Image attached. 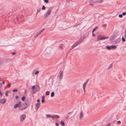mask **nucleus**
Segmentation results:
<instances>
[{
    "instance_id": "33",
    "label": "nucleus",
    "mask_w": 126,
    "mask_h": 126,
    "mask_svg": "<svg viewBox=\"0 0 126 126\" xmlns=\"http://www.w3.org/2000/svg\"><path fill=\"white\" fill-rule=\"evenodd\" d=\"M17 89H15L13 91V92H17Z\"/></svg>"
},
{
    "instance_id": "37",
    "label": "nucleus",
    "mask_w": 126,
    "mask_h": 126,
    "mask_svg": "<svg viewBox=\"0 0 126 126\" xmlns=\"http://www.w3.org/2000/svg\"><path fill=\"white\" fill-rule=\"evenodd\" d=\"M92 35L93 36H95V34L94 33V32L92 31Z\"/></svg>"
},
{
    "instance_id": "23",
    "label": "nucleus",
    "mask_w": 126,
    "mask_h": 126,
    "mask_svg": "<svg viewBox=\"0 0 126 126\" xmlns=\"http://www.w3.org/2000/svg\"><path fill=\"white\" fill-rule=\"evenodd\" d=\"M49 94V91H47L46 93V95H48Z\"/></svg>"
},
{
    "instance_id": "19",
    "label": "nucleus",
    "mask_w": 126,
    "mask_h": 126,
    "mask_svg": "<svg viewBox=\"0 0 126 126\" xmlns=\"http://www.w3.org/2000/svg\"><path fill=\"white\" fill-rule=\"evenodd\" d=\"M54 95V92H52L51 94V97H52Z\"/></svg>"
},
{
    "instance_id": "44",
    "label": "nucleus",
    "mask_w": 126,
    "mask_h": 126,
    "mask_svg": "<svg viewBox=\"0 0 126 126\" xmlns=\"http://www.w3.org/2000/svg\"><path fill=\"white\" fill-rule=\"evenodd\" d=\"M45 98V96H43L42 97V99H44V98Z\"/></svg>"
},
{
    "instance_id": "14",
    "label": "nucleus",
    "mask_w": 126,
    "mask_h": 126,
    "mask_svg": "<svg viewBox=\"0 0 126 126\" xmlns=\"http://www.w3.org/2000/svg\"><path fill=\"white\" fill-rule=\"evenodd\" d=\"M103 2V1L102 0H100L97 1H95V2H94L95 3H101L102 2Z\"/></svg>"
},
{
    "instance_id": "35",
    "label": "nucleus",
    "mask_w": 126,
    "mask_h": 126,
    "mask_svg": "<svg viewBox=\"0 0 126 126\" xmlns=\"http://www.w3.org/2000/svg\"><path fill=\"white\" fill-rule=\"evenodd\" d=\"M5 95L6 96H8V92L7 91H6L5 93Z\"/></svg>"
},
{
    "instance_id": "30",
    "label": "nucleus",
    "mask_w": 126,
    "mask_h": 126,
    "mask_svg": "<svg viewBox=\"0 0 126 126\" xmlns=\"http://www.w3.org/2000/svg\"><path fill=\"white\" fill-rule=\"evenodd\" d=\"M21 102L20 101H19L18 103L17 104H18V105L19 106V107L21 105Z\"/></svg>"
},
{
    "instance_id": "36",
    "label": "nucleus",
    "mask_w": 126,
    "mask_h": 126,
    "mask_svg": "<svg viewBox=\"0 0 126 126\" xmlns=\"http://www.w3.org/2000/svg\"><path fill=\"white\" fill-rule=\"evenodd\" d=\"M59 48L61 49H62L63 48L61 46L59 47Z\"/></svg>"
},
{
    "instance_id": "6",
    "label": "nucleus",
    "mask_w": 126,
    "mask_h": 126,
    "mask_svg": "<svg viewBox=\"0 0 126 126\" xmlns=\"http://www.w3.org/2000/svg\"><path fill=\"white\" fill-rule=\"evenodd\" d=\"M40 105V103H36L35 105V109L37 110L39 107Z\"/></svg>"
},
{
    "instance_id": "31",
    "label": "nucleus",
    "mask_w": 126,
    "mask_h": 126,
    "mask_svg": "<svg viewBox=\"0 0 126 126\" xmlns=\"http://www.w3.org/2000/svg\"><path fill=\"white\" fill-rule=\"evenodd\" d=\"M122 15H122L120 14L119 15V16L120 18H122V16H123Z\"/></svg>"
},
{
    "instance_id": "10",
    "label": "nucleus",
    "mask_w": 126,
    "mask_h": 126,
    "mask_svg": "<svg viewBox=\"0 0 126 126\" xmlns=\"http://www.w3.org/2000/svg\"><path fill=\"white\" fill-rule=\"evenodd\" d=\"M46 116L47 117H48L49 118H51L53 119V116L52 115H51L47 114L46 115Z\"/></svg>"
},
{
    "instance_id": "53",
    "label": "nucleus",
    "mask_w": 126,
    "mask_h": 126,
    "mask_svg": "<svg viewBox=\"0 0 126 126\" xmlns=\"http://www.w3.org/2000/svg\"><path fill=\"white\" fill-rule=\"evenodd\" d=\"M1 77H0V81H1Z\"/></svg>"
},
{
    "instance_id": "48",
    "label": "nucleus",
    "mask_w": 126,
    "mask_h": 126,
    "mask_svg": "<svg viewBox=\"0 0 126 126\" xmlns=\"http://www.w3.org/2000/svg\"><path fill=\"white\" fill-rule=\"evenodd\" d=\"M73 48H72V47H71L70 48V50H71Z\"/></svg>"
},
{
    "instance_id": "54",
    "label": "nucleus",
    "mask_w": 126,
    "mask_h": 126,
    "mask_svg": "<svg viewBox=\"0 0 126 126\" xmlns=\"http://www.w3.org/2000/svg\"><path fill=\"white\" fill-rule=\"evenodd\" d=\"M70 113H71L70 112H69L68 113V114H70Z\"/></svg>"
},
{
    "instance_id": "26",
    "label": "nucleus",
    "mask_w": 126,
    "mask_h": 126,
    "mask_svg": "<svg viewBox=\"0 0 126 126\" xmlns=\"http://www.w3.org/2000/svg\"><path fill=\"white\" fill-rule=\"evenodd\" d=\"M25 97L24 96L23 97L21 98V100L23 101H24L25 100Z\"/></svg>"
},
{
    "instance_id": "8",
    "label": "nucleus",
    "mask_w": 126,
    "mask_h": 126,
    "mask_svg": "<svg viewBox=\"0 0 126 126\" xmlns=\"http://www.w3.org/2000/svg\"><path fill=\"white\" fill-rule=\"evenodd\" d=\"M6 101V100L5 99L3 98L1 99L0 101V103L2 104H3L5 103Z\"/></svg>"
},
{
    "instance_id": "4",
    "label": "nucleus",
    "mask_w": 126,
    "mask_h": 126,
    "mask_svg": "<svg viewBox=\"0 0 126 126\" xmlns=\"http://www.w3.org/2000/svg\"><path fill=\"white\" fill-rule=\"evenodd\" d=\"M88 80L89 79H88L84 83V84L83 86V89L84 92H85V87L86 86V84H87V82L88 81Z\"/></svg>"
},
{
    "instance_id": "47",
    "label": "nucleus",
    "mask_w": 126,
    "mask_h": 126,
    "mask_svg": "<svg viewBox=\"0 0 126 126\" xmlns=\"http://www.w3.org/2000/svg\"><path fill=\"white\" fill-rule=\"evenodd\" d=\"M10 84H7V86H9V87H10Z\"/></svg>"
},
{
    "instance_id": "17",
    "label": "nucleus",
    "mask_w": 126,
    "mask_h": 126,
    "mask_svg": "<svg viewBox=\"0 0 126 126\" xmlns=\"http://www.w3.org/2000/svg\"><path fill=\"white\" fill-rule=\"evenodd\" d=\"M83 116V113H82V112H80V119H81L82 118V117Z\"/></svg>"
},
{
    "instance_id": "49",
    "label": "nucleus",
    "mask_w": 126,
    "mask_h": 126,
    "mask_svg": "<svg viewBox=\"0 0 126 126\" xmlns=\"http://www.w3.org/2000/svg\"><path fill=\"white\" fill-rule=\"evenodd\" d=\"M19 19V18L18 17H17L16 18V19L17 20H18Z\"/></svg>"
},
{
    "instance_id": "41",
    "label": "nucleus",
    "mask_w": 126,
    "mask_h": 126,
    "mask_svg": "<svg viewBox=\"0 0 126 126\" xmlns=\"http://www.w3.org/2000/svg\"><path fill=\"white\" fill-rule=\"evenodd\" d=\"M16 53V52H12V55H15Z\"/></svg>"
},
{
    "instance_id": "21",
    "label": "nucleus",
    "mask_w": 126,
    "mask_h": 126,
    "mask_svg": "<svg viewBox=\"0 0 126 126\" xmlns=\"http://www.w3.org/2000/svg\"><path fill=\"white\" fill-rule=\"evenodd\" d=\"M112 63L111 64L110 66L108 68V69H109L110 68H111L112 67Z\"/></svg>"
},
{
    "instance_id": "28",
    "label": "nucleus",
    "mask_w": 126,
    "mask_h": 126,
    "mask_svg": "<svg viewBox=\"0 0 126 126\" xmlns=\"http://www.w3.org/2000/svg\"><path fill=\"white\" fill-rule=\"evenodd\" d=\"M122 41L123 42H125V39L123 37H122Z\"/></svg>"
},
{
    "instance_id": "51",
    "label": "nucleus",
    "mask_w": 126,
    "mask_h": 126,
    "mask_svg": "<svg viewBox=\"0 0 126 126\" xmlns=\"http://www.w3.org/2000/svg\"><path fill=\"white\" fill-rule=\"evenodd\" d=\"M125 38L126 39V34H125Z\"/></svg>"
},
{
    "instance_id": "50",
    "label": "nucleus",
    "mask_w": 126,
    "mask_h": 126,
    "mask_svg": "<svg viewBox=\"0 0 126 126\" xmlns=\"http://www.w3.org/2000/svg\"><path fill=\"white\" fill-rule=\"evenodd\" d=\"M90 5H92V6H93V4H92L91 3H90Z\"/></svg>"
},
{
    "instance_id": "12",
    "label": "nucleus",
    "mask_w": 126,
    "mask_h": 126,
    "mask_svg": "<svg viewBox=\"0 0 126 126\" xmlns=\"http://www.w3.org/2000/svg\"><path fill=\"white\" fill-rule=\"evenodd\" d=\"M111 49H116L117 47L115 45H111L110 46Z\"/></svg>"
},
{
    "instance_id": "38",
    "label": "nucleus",
    "mask_w": 126,
    "mask_h": 126,
    "mask_svg": "<svg viewBox=\"0 0 126 126\" xmlns=\"http://www.w3.org/2000/svg\"><path fill=\"white\" fill-rule=\"evenodd\" d=\"M45 101V100L44 99H42V100H41V102L42 103H43Z\"/></svg>"
},
{
    "instance_id": "20",
    "label": "nucleus",
    "mask_w": 126,
    "mask_h": 126,
    "mask_svg": "<svg viewBox=\"0 0 126 126\" xmlns=\"http://www.w3.org/2000/svg\"><path fill=\"white\" fill-rule=\"evenodd\" d=\"M61 124L63 126H64L65 125V124L63 121H61Z\"/></svg>"
},
{
    "instance_id": "39",
    "label": "nucleus",
    "mask_w": 126,
    "mask_h": 126,
    "mask_svg": "<svg viewBox=\"0 0 126 126\" xmlns=\"http://www.w3.org/2000/svg\"><path fill=\"white\" fill-rule=\"evenodd\" d=\"M34 87H35V86L34 85L33 86H32V90H33L34 89Z\"/></svg>"
},
{
    "instance_id": "11",
    "label": "nucleus",
    "mask_w": 126,
    "mask_h": 126,
    "mask_svg": "<svg viewBox=\"0 0 126 126\" xmlns=\"http://www.w3.org/2000/svg\"><path fill=\"white\" fill-rule=\"evenodd\" d=\"M53 116V119L54 118H59V115H54Z\"/></svg>"
},
{
    "instance_id": "43",
    "label": "nucleus",
    "mask_w": 126,
    "mask_h": 126,
    "mask_svg": "<svg viewBox=\"0 0 126 126\" xmlns=\"http://www.w3.org/2000/svg\"><path fill=\"white\" fill-rule=\"evenodd\" d=\"M75 47V46L74 45V44L73 45V46L71 47H72V48H74V47Z\"/></svg>"
},
{
    "instance_id": "13",
    "label": "nucleus",
    "mask_w": 126,
    "mask_h": 126,
    "mask_svg": "<svg viewBox=\"0 0 126 126\" xmlns=\"http://www.w3.org/2000/svg\"><path fill=\"white\" fill-rule=\"evenodd\" d=\"M45 30L44 28H43L42 29V31H40L39 32H37V35H36V36H37L38 35H39V34L42 32L44 30Z\"/></svg>"
},
{
    "instance_id": "56",
    "label": "nucleus",
    "mask_w": 126,
    "mask_h": 126,
    "mask_svg": "<svg viewBox=\"0 0 126 126\" xmlns=\"http://www.w3.org/2000/svg\"><path fill=\"white\" fill-rule=\"evenodd\" d=\"M38 87L39 89V87Z\"/></svg>"
},
{
    "instance_id": "9",
    "label": "nucleus",
    "mask_w": 126,
    "mask_h": 126,
    "mask_svg": "<svg viewBox=\"0 0 126 126\" xmlns=\"http://www.w3.org/2000/svg\"><path fill=\"white\" fill-rule=\"evenodd\" d=\"M121 41V39L119 38H118L116 39L115 40V42L116 44H117L119 43Z\"/></svg>"
},
{
    "instance_id": "22",
    "label": "nucleus",
    "mask_w": 126,
    "mask_h": 126,
    "mask_svg": "<svg viewBox=\"0 0 126 126\" xmlns=\"http://www.w3.org/2000/svg\"><path fill=\"white\" fill-rule=\"evenodd\" d=\"M41 8H38L37 10V13L39 12L41 10Z\"/></svg>"
},
{
    "instance_id": "45",
    "label": "nucleus",
    "mask_w": 126,
    "mask_h": 126,
    "mask_svg": "<svg viewBox=\"0 0 126 126\" xmlns=\"http://www.w3.org/2000/svg\"><path fill=\"white\" fill-rule=\"evenodd\" d=\"M40 101V100L39 99H38L37 100V102H38V103Z\"/></svg>"
},
{
    "instance_id": "29",
    "label": "nucleus",
    "mask_w": 126,
    "mask_h": 126,
    "mask_svg": "<svg viewBox=\"0 0 126 126\" xmlns=\"http://www.w3.org/2000/svg\"><path fill=\"white\" fill-rule=\"evenodd\" d=\"M122 15L123 16H125L126 15V12H123L122 13Z\"/></svg>"
},
{
    "instance_id": "2",
    "label": "nucleus",
    "mask_w": 126,
    "mask_h": 126,
    "mask_svg": "<svg viewBox=\"0 0 126 126\" xmlns=\"http://www.w3.org/2000/svg\"><path fill=\"white\" fill-rule=\"evenodd\" d=\"M51 12V10L50 9L48 10L44 15V18H46L50 14Z\"/></svg>"
},
{
    "instance_id": "1",
    "label": "nucleus",
    "mask_w": 126,
    "mask_h": 126,
    "mask_svg": "<svg viewBox=\"0 0 126 126\" xmlns=\"http://www.w3.org/2000/svg\"><path fill=\"white\" fill-rule=\"evenodd\" d=\"M29 104V103L28 102L22 103L19 107V109L20 110H23L26 109L28 106Z\"/></svg>"
},
{
    "instance_id": "25",
    "label": "nucleus",
    "mask_w": 126,
    "mask_h": 126,
    "mask_svg": "<svg viewBox=\"0 0 126 126\" xmlns=\"http://www.w3.org/2000/svg\"><path fill=\"white\" fill-rule=\"evenodd\" d=\"M98 27H96L95 28H94L93 29L92 31L93 32H94V31L95 30L98 28Z\"/></svg>"
},
{
    "instance_id": "3",
    "label": "nucleus",
    "mask_w": 126,
    "mask_h": 126,
    "mask_svg": "<svg viewBox=\"0 0 126 126\" xmlns=\"http://www.w3.org/2000/svg\"><path fill=\"white\" fill-rule=\"evenodd\" d=\"M108 37H104L101 35H98L97 37L98 41L100 40H103L108 38Z\"/></svg>"
},
{
    "instance_id": "32",
    "label": "nucleus",
    "mask_w": 126,
    "mask_h": 126,
    "mask_svg": "<svg viewBox=\"0 0 126 126\" xmlns=\"http://www.w3.org/2000/svg\"><path fill=\"white\" fill-rule=\"evenodd\" d=\"M117 123L118 124H121V123L120 121H117Z\"/></svg>"
},
{
    "instance_id": "27",
    "label": "nucleus",
    "mask_w": 126,
    "mask_h": 126,
    "mask_svg": "<svg viewBox=\"0 0 126 126\" xmlns=\"http://www.w3.org/2000/svg\"><path fill=\"white\" fill-rule=\"evenodd\" d=\"M44 1L46 3H47L48 2V0H44Z\"/></svg>"
},
{
    "instance_id": "18",
    "label": "nucleus",
    "mask_w": 126,
    "mask_h": 126,
    "mask_svg": "<svg viewBox=\"0 0 126 126\" xmlns=\"http://www.w3.org/2000/svg\"><path fill=\"white\" fill-rule=\"evenodd\" d=\"M106 48L108 50H110L111 49L110 46H107L106 47Z\"/></svg>"
},
{
    "instance_id": "16",
    "label": "nucleus",
    "mask_w": 126,
    "mask_h": 126,
    "mask_svg": "<svg viewBox=\"0 0 126 126\" xmlns=\"http://www.w3.org/2000/svg\"><path fill=\"white\" fill-rule=\"evenodd\" d=\"M80 43V42H78L75 43L74 44V45L76 47Z\"/></svg>"
},
{
    "instance_id": "34",
    "label": "nucleus",
    "mask_w": 126,
    "mask_h": 126,
    "mask_svg": "<svg viewBox=\"0 0 126 126\" xmlns=\"http://www.w3.org/2000/svg\"><path fill=\"white\" fill-rule=\"evenodd\" d=\"M39 73V71H37L35 73V74L36 75L38 73Z\"/></svg>"
},
{
    "instance_id": "5",
    "label": "nucleus",
    "mask_w": 126,
    "mask_h": 126,
    "mask_svg": "<svg viewBox=\"0 0 126 126\" xmlns=\"http://www.w3.org/2000/svg\"><path fill=\"white\" fill-rule=\"evenodd\" d=\"M26 116L25 115H22L20 117V121L21 122L23 121L25 119Z\"/></svg>"
},
{
    "instance_id": "42",
    "label": "nucleus",
    "mask_w": 126,
    "mask_h": 126,
    "mask_svg": "<svg viewBox=\"0 0 126 126\" xmlns=\"http://www.w3.org/2000/svg\"><path fill=\"white\" fill-rule=\"evenodd\" d=\"M110 126V124L109 123L107 125H106V126Z\"/></svg>"
},
{
    "instance_id": "7",
    "label": "nucleus",
    "mask_w": 126,
    "mask_h": 126,
    "mask_svg": "<svg viewBox=\"0 0 126 126\" xmlns=\"http://www.w3.org/2000/svg\"><path fill=\"white\" fill-rule=\"evenodd\" d=\"M63 71H61L60 72V74L59 75V79L60 80H61L63 78Z\"/></svg>"
},
{
    "instance_id": "52",
    "label": "nucleus",
    "mask_w": 126,
    "mask_h": 126,
    "mask_svg": "<svg viewBox=\"0 0 126 126\" xmlns=\"http://www.w3.org/2000/svg\"><path fill=\"white\" fill-rule=\"evenodd\" d=\"M2 83H3V84H4L5 83V82H4L3 81L2 82Z\"/></svg>"
},
{
    "instance_id": "24",
    "label": "nucleus",
    "mask_w": 126,
    "mask_h": 126,
    "mask_svg": "<svg viewBox=\"0 0 126 126\" xmlns=\"http://www.w3.org/2000/svg\"><path fill=\"white\" fill-rule=\"evenodd\" d=\"M46 7L44 5H43L42 8V10H44L45 9Z\"/></svg>"
},
{
    "instance_id": "40",
    "label": "nucleus",
    "mask_w": 126,
    "mask_h": 126,
    "mask_svg": "<svg viewBox=\"0 0 126 126\" xmlns=\"http://www.w3.org/2000/svg\"><path fill=\"white\" fill-rule=\"evenodd\" d=\"M55 125L57 126H58L59 125V124L58 123H55Z\"/></svg>"
},
{
    "instance_id": "55",
    "label": "nucleus",
    "mask_w": 126,
    "mask_h": 126,
    "mask_svg": "<svg viewBox=\"0 0 126 126\" xmlns=\"http://www.w3.org/2000/svg\"><path fill=\"white\" fill-rule=\"evenodd\" d=\"M38 13H37H37L36 14V15H37V14Z\"/></svg>"
},
{
    "instance_id": "46",
    "label": "nucleus",
    "mask_w": 126,
    "mask_h": 126,
    "mask_svg": "<svg viewBox=\"0 0 126 126\" xmlns=\"http://www.w3.org/2000/svg\"><path fill=\"white\" fill-rule=\"evenodd\" d=\"M15 98L16 99H17L18 98V96H16L15 97Z\"/></svg>"
},
{
    "instance_id": "15",
    "label": "nucleus",
    "mask_w": 126,
    "mask_h": 126,
    "mask_svg": "<svg viewBox=\"0 0 126 126\" xmlns=\"http://www.w3.org/2000/svg\"><path fill=\"white\" fill-rule=\"evenodd\" d=\"M18 107H19V106L17 104H15L14 106V108L15 109L16 108Z\"/></svg>"
}]
</instances>
